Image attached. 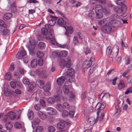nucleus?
Returning <instances> with one entry per match:
<instances>
[{"label":"nucleus","instance_id":"f257e3e1","mask_svg":"<svg viewBox=\"0 0 132 132\" xmlns=\"http://www.w3.org/2000/svg\"><path fill=\"white\" fill-rule=\"evenodd\" d=\"M45 28H43L41 31L42 34L46 36V38L47 39H50L52 37V34L54 33L53 30L50 28L48 25H45Z\"/></svg>","mask_w":132,"mask_h":132},{"label":"nucleus","instance_id":"f03ea898","mask_svg":"<svg viewBox=\"0 0 132 132\" xmlns=\"http://www.w3.org/2000/svg\"><path fill=\"white\" fill-rule=\"evenodd\" d=\"M112 19L109 22V24L110 25L112 28H116L120 26V23L117 20L119 16L117 14H113L110 16Z\"/></svg>","mask_w":132,"mask_h":132},{"label":"nucleus","instance_id":"7ed1b4c3","mask_svg":"<svg viewBox=\"0 0 132 132\" xmlns=\"http://www.w3.org/2000/svg\"><path fill=\"white\" fill-rule=\"evenodd\" d=\"M71 84L69 81L66 82L63 86V91L65 94H68L69 96L71 98H73L75 96L71 92H69V89L71 87Z\"/></svg>","mask_w":132,"mask_h":132},{"label":"nucleus","instance_id":"20e7f679","mask_svg":"<svg viewBox=\"0 0 132 132\" xmlns=\"http://www.w3.org/2000/svg\"><path fill=\"white\" fill-rule=\"evenodd\" d=\"M7 7L5 9V10L9 11L11 9V11L12 13H16L17 12V10L16 8V3L15 1H14L11 3H9Z\"/></svg>","mask_w":132,"mask_h":132},{"label":"nucleus","instance_id":"39448f33","mask_svg":"<svg viewBox=\"0 0 132 132\" xmlns=\"http://www.w3.org/2000/svg\"><path fill=\"white\" fill-rule=\"evenodd\" d=\"M127 8L126 5H123L120 9L118 6H116L114 9V11L117 13L120 14V16H122L125 13L126 11Z\"/></svg>","mask_w":132,"mask_h":132},{"label":"nucleus","instance_id":"423d86ee","mask_svg":"<svg viewBox=\"0 0 132 132\" xmlns=\"http://www.w3.org/2000/svg\"><path fill=\"white\" fill-rule=\"evenodd\" d=\"M101 11L103 12L105 14H107L109 12V11L108 10H106V8L103 9L102 6L100 5H97L95 8V11Z\"/></svg>","mask_w":132,"mask_h":132},{"label":"nucleus","instance_id":"0eeeda50","mask_svg":"<svg viewBox=\"0 0 132 132\" xmlns=\"http://www.w3.org/2000/svg\"><path fill=\"white\" fill-rule=\"evenodd\" d=\"M105 103L104 102H103L100 103H98L96 106L95 107V109L97 107V106L98 107V108H97V115L98 116L100 111L104 109L105 106Z\"/></svg>","mask_w":132,"mask_h":132},{"label":"nucleus","instance_id":"6e6552de","mask_svg":"<svg viewBox=\"0 0 132 132\" xmlns=\"http://www.w3.org/2000/svg\"><path fill=\"white\" fill-rule=\"evenodd\" d=\"M26 54V51L23 49L18 53L16 55V57L18 59H21L25 56Z\"/></svg>","mask_w":132,"mask_h":132},{"label":"nucleus","instance_id":"1a4fd4ad","mask_svg":"<svg viewBox=\"0 0 132 132\" xmlns=\"http://www.w3.org/2000/svg\"><path fill=\"white\" fill-rule=\"evenodd\" d=\"M112 27V26L109 23L108 25L102 27V31L105 33H108L111 31Z\"/></svg>","mask_w":132,"mask_h":132},{"label":"nucleus","instance_id":"9d476101","mask_svg":"<svg viewBox=\"0 0 132 132\" xmlns=\"http://www.w3.org/2000/svg\"><path fill=\"white\" fill-rule=\"evenodd\" d=\"M46 111L50 115H55L57 113V111L54 109L49 107L47 108Z\"/></svg>","mask_w":132,"mask_h":132},{"label":"nucleus","instance_id":"9b49d317","mask_svg":"<svg viewBox=\"0 0 132 132\" xmlns=\"http://www.w3.org/2000/svg\"><path fill=\"white\" fill-rule=\"evenodd\" d=\"M57 23L58 24L64 27L65 26V22L62 18H60L58 19V21L57 22Z\"/></svg>","mask_w":132,"mask_h":132},{"label":"nucleus","instance_id":"f8f14e48","mask_svg":"<svg viewBox=\"0 0 132 132\" xmlns=\"http://www.w3.org/2000/svg\"><path fill=\"white\" fill-rule=\"evenodd\" d=\"M75 73V72L74 70L72 68H70L68 69L67 73V75L72 77L74 75Z\"/></svg>","mask_w":132,"mask_h":132},{"label":"nucleus","instance_id":"ddd939ff","mask_svg":"<svg viewBox=\"0 0 132 132\" xmlns=\"http://www.w3.org/2000/svg\"><path fill=\"white\" fill-rule=\"evenodd\" d=\"M113 50H114L115 51H114L113 54H111L112 56L114 57H116L117 56L118 53L119 47L117 46H114L113 47Z\"/></svg>","mask_w":132,"mask_h":132},{"label":"nucleus","instance_id":"4468645a","mask_svg":"<svg viewBox=\"0 0 132 132\" xmlns=\"http://www.w3.org/2000/svg\"><path fill=\"white\" fill-rule=\"evenodd\" d=\"M65 79V78L64 76H62L57 79L56 80L57 82L59 85H61L64 82Z\"/></svg>","mask_w":132,"mask_h":132},{"label":"nucleus","instance_id":"2eb2a0df","mask_svg":"<svg viewBox=\"0 0 132 132\" xmlns=\"http://www.w3.org/2000/svg\"><path fill=\"white\" fill-rule=\"evenodd\" d=\"M37 85L40 88H43L44 86V81L40 80H38L36 81Z\"/></svg>","mask_w":132,"mask_h":132},{"label":"nucleus","instance_id":"dca6fc26","mask_svg":"<svg viewBox=\"0 0 132 132\" xmlns=\"http://www.w3.org/2000/svg\"><path fill=\"white\" fill-rule=\"evenodd\" d=\"M64 28L66 30V32L65 34V35H67V34L66 33L67 32L70 34H71L73 32V28L71 26H68L67 27L65 26Z\"/></svg>","mask_w":132,"mask_h":132},{"label":"nucleus","instance_id":"f3484780","mask_svg":"<svg viewBox=\"0 0 132 132\" xmlns=\"http://www.w3.org/2000/svg\"><path fill=\"white\" fill-rule=\"evenodd\" d=\"M63 106L65 108L68 110H72L73 109L75 108V107L73 106H70L67 102H64L63 103Z\"/></svg>","mask_w":132,"mask_h":132},{"label":"nucleus","instance_id":"a211bd4d","mask_svg":"<svg viewBox=\"0 0 132 132\" xmlns=\"http://www.w3.org/2000/svg\"><path fill=\"white\" fill-rule=\"evenodd\" d=\"M95 12L96 14L95 18L96 19H101L103 17V15L102 11L96 10Z\"/></svg>","mask_w":132,"mask_h":132},{"label":"nucleus","instance_id":"6ab92c4d","mask_svg":"<svg viewBox=\"0 0 132 132\" xmlns=\"http://www.w3.org/2000/svg\"><path fill=\"white\" fill-rule=\"evenodd\" d=\"M13 16V14L11 13H7L5 14L4 17L3 19L4 20H7L10 19Z\"/></svg>","mask_w":132,"mask_h":132},{"label":"nucleus","instance_id":"aec40b11","mask_svg":"<svg viewBox=\"0 0 132 132\" xmlns=\"http://www.w3.org/2000/svg\"><path fill=\"white\" fill-rule=\"evenodd\" d=\"M125 87V85L123 81L122 80L120 81L118 86V88L119 90H120L124 88Z\"/></svg>","mask_w":132,"mask_h":132},{"label":"nucleus","instance_id":"412c9836","mask_svg":"<svg viewBox=\"0 0 132 132\" xmlns=\"http://www.w3.org/2000/svg\"><path fill=\"white\" fill-rule=\"evenodd\" d=\"M38 114L41 119L44 120L46 118V116L45 114L41 111H38Z\"/></svg>","mask_w":132,"mask_h":132},{"label":"nucleus","instance_id":"4be33fe9","mask_svg":"<svg viewBox=\"0 0 132 132\" xmlns=\"http://www.w3.org/2000/svg\"><path fill=\"white\" fill-rule=\"evenodd\" d=\"M8 115L11 120H13L15 118L16 114L12 111H10L8 113Z\"/></svg>","mask_w":132,"mask_h":132},{"label":"nucleus","instance_id":"5701e85b","mask_svg":"<svg viewBox=\"0 0 132 132\" xmlns=\"http://www.w3.org/2000/svg\"><path fill=\"white\" fill-rule=\"evenodd\" d=\"M13 126V125L10 122H7L5 124L6 128L7 130H9V132H10V130L12 128Z\"/></svg>","mask_w":132,"mask_h":132},{"label":"nucleus","instance_id":"b1692460","mask_svg":"<svg viewBox=\"0 0 132 132\" xmlns=\"http://www.w3.org/2000/svg\"><path fill=\"white\" fill-rule=\"evenodd\" d=\"M28 116L29 119H32L34 117L33 112L31 110H29L28 111Z\"/></svg>","mask_w":132,"mask_h":132},{"label":"nucleus","instance_id":"393cba45","mask_svg":"<svg viewBox=\"0 0 132 132\" xmlns=\"http://www.w3.org/2000/svg\"><path fill=\"white\" fill-rule=\"evenodd\" d=\"M35 48V46H31V45L29 46V52L30 54L32 55H34L35 54L34 52V49Z\"/></svg>","mask_w":132,"mask_h":132},{"label":"nucleus","instance_id":"a878e982","mask_svg":"<svg viewBox=\"0 0 132 132\" xmlns=\"http://www.w3.org/2000/svg\"><path fill=\"white\" fill-rule=\"evenodd\" d=\"M4 29L1 28V33L3 35H6L7 34L8 30L6 28V27L5 28H4Z\"/></svg>","mask_w":132,"mask_h":132},{"label":"nucleus","instance_id":"bb28decb","mask_svg":"<svg viewBox=\"0 0 132 132\" xmlns=\"http://www.w3.org/2000/svg\"><path fill=\"white\" fill-rule=\"evenodd\" d=\"M28 85V88L30 90H32L36 86L35 83L34 82L30 83Z\"/></svg>","mask_w":132,"mask_h":132},{"label":"nucleus","instance_id":"cd10ccee","mask_svg":"<svg viewBox=\"0 0 132 132\" xmlns=\"http://www.w3.org/2000/svg\"><path fill=\"white\" fill-rule=\"evenodd\" d=\"M93 58V57H91L90 59L88 61H86L85 62V64H86L85 67L87 68H89L92 64V62L91 61L92 59Z\"/></svg>","mask_w":132,"mask_h":132},{"label":"nucleus","instance_id":"c85d7f7f","mask_svg":"<svg viewBox=\"0 0 132 132\" xmlns=\"http://www.w3.org/2000/svg\"><path fill=\"white\" fill-rule=\"evenodd\" d=\"M37 60L35 59L32 60L31 62V65L33 68L36 67L37 65Z\"/></svg>","mask_w":132,"mask_h":132},{"label":"nucleus","instance_id":"c756f323","mask_svg":"<svg viewBox=\"0 0 132 132\" xmlns=\"http://www.w3.org/2000/svg\"><path fill=\"white\" fill-rule=\"evenodd\" d=\"M116 4L118 5L121 6L125 5H124V0H117L116 2Z\"/></svg>","mask_w":132,"mask_h":132},{"label":"nucleus","instance_id":"7c9ffc66","mask_svg":"<svg viewBox=\"0 0 132 132\" xmlns=\"http://www.w3.org/2000/svg\"><path fill=\"white\" fill-rule=\"evenodd\" d=\"M22 125L21 123L18 122H15L14 125V127L17 129H19L21 128L22 127Z\"/></svg>","mask_w":132,"mask_h":132},{"label":"nucleus","instance_id":"2f4dec72","mask_svg":"<svg viewBox=\"0 0 132 132\" xmlns=\"http://www.w3.org/2000/svg\"><path fill=\"white\" fill-rule=\"evenodd\" d=\"M71 64V61L70 59H68L67 61L65 60V66L67 68L70 67Z\"/></svg>","mask_w":132,"mask_h":132},{"label":"nucleus","instance_id":"473e14b6","mask_svg":"<svg viewBox=\"0 0 132 132\" xmlns=\"http://www.w3.org/2000/svg\"><path fill=\"white\" fill-rule=\"evenodd\" d=\"M38 48L40 49H43L45 47V43L43 42L39 43L37 45Z\"/></svg>","mask_w":132,"mask_h":132},{"label":"nucleus","instance_id":"72a5a7b5","mask_svg":"<svg viewBox=\"0 0 132 132\" xmlns=\"http://www.w3.org/2000/svg\"><path fill=\"white\" fill-rule=\"evenodd\" d=\"M56 108L60 111L62 112L64 110V108L62 105L59 103H58L57 105Z\"/></svg>","mask_w":132,"mask_h":132},{"label":"nucleus","instance_id":"f704fd0d","mask_svg":"<svg viewBox=\"0 0 132 132\" xmlns=\"http://www.w3.org/2000/svg\"><path fill=\"white\" fill-rule=\"evenodd\" d=\"M112 52V48L110 46H108L106 49V53H108L109 55H111Z\"/></svg>","mask_w":132,"mask_h":132},{"label":"nucleus","instance_id":"c9c22d12","mask_svg":"<svg viewBox=\"0 0 132 132\" xmlns=\"http://www.w3.org/2000/svg\"><path fill=\"white\" fill-rule=\"evenodd\" d=\"M65 126V124L63 122H60L57 124V127L58 128L60 129L63 128Z\"/></svg>","mask_w":132,"mask_h":132},{"label":"nucleus","instance_id":"e433bc0d","mask_svg":"<svg viewBox=\"0 0 132 132\" xmlns=\"http://www.w3.org/2000/svg\"><path fill=\"white\" fill-rule=\"evenodd\" d=\"M60 53V56H62L63 57H64L66 56L68 54L67 51H61Z\"/></svg>","mask_w":132,"mask_h":132},{"label":"nucleus","instance_id":"4c0bfd02","mask_svg":"<svg viewBox=\"0 0 132 132\" xmlns=\"http://www.w3.org/2000/svg\"><path fill=\"white\" fill-rule=\"evenodd\" d=\"M4 93L5 95L6 96H10L11 94V92L7 89L6 88H4Z\"/></svg>","mask_w":132,"mask_h":132},{"label":"nucleus","instance_id":"58836bf2","mask_svg":"<svg viewBox=\"0 0 132 132\" xmlns=\"http://www.w3.org/2000/svg\"><path fill=\"white\" fill-rule=\"evenodd\" d=\"M109 96H110L109 94L108 93H105L104 91H103L101 94L98 95V97L100 98V99L101 100L103 98L105 94Z\"/></svg>","mask_w":132,"mask_h":132},{"label":"nucleus","instance_id":"ea45409f","mask_svg":"<svg viewBox=\"0 0 132 132\" xmlns=\"http://www.w3.org/2000/svg\"><path fill=\"white\" fill-rule=\"evenodd\" d=\"M40 122L39 119L38 118H35L32 122V124L35 125H38Z\"/></svg>","mask_w":132,"mask_h":132},{"label":"nucleus","instance_id":"a19ab883","mask_svg":"<svg viewBox=\"0 0 132 132\" xmlns=\"http://www.w3.org/2000/svg\"><path fill=\"white\" fill-rule=\"evenodd\" d=\"M36 55L38 57L41 58L44 56V54L42 52L38 51L37 52Z\"/></svg>","mask_w":132,"mask_h":132},{"label":"nucleus","instance_id":"79ce46f5","mask_svg":"<svg viewBox=\"0 0 132 132\" xmlns=\"http://www.w3.org/2000/svg\"><path fill=\"white\" fill-rule=\"evenodd\" d=\"M75 110V108L73 109H72V110H69L70 112L69 113V116L70 117H73L74 114L75 113L74 111Z\"/></svg>","mask_w":132,"mask_h":132},{"label":"nucleus","instance_id":"37998d69","mask_svg":"<svg viewBox=\"0 0 132 132\" xmlns=\"http://www.w3.org/2000/svg\"><path fill=\"white\" fill-rule=\"evenodd\" d=\"M62 117H65L69 115V113L66 110H63L62 113Z\"/></svg>","mask_w":132,"mask_h":132},{"label":"nucleus","instance_id":"c03bdc74","mask_svg":"<svg viewBox=\"0 0 132 132\" xmlns=\"http://www.w3.org/2000/svg\"><path fill=\"white\" fill-rule=\"evenodd\" d=\"M47 101L48 103L53 104L55 103V100L54 98L50 97L47 100Z\"/></svg>","mask_w":132,"mask_h":132},{"label":"nucleus","instance_id":"a18cd8bd","mask_svg":"<svg viewBox=\"0 0 132 132\" xmlns=\"http://www.w3.org/2000/svg\"><path fill=\"white\" fill-rule=\"evenodd\" d=\"M51 85L49 82H47L45 86V88L44 89L49 90L51 89Z\"/></svg>","mask_w":132,"mask_h":132},{"label":"nucleus","instance_id":"49530a36","mask_svg":"<svg viewBox=\"0 0 132 132\" xmlns=\"http://www.w3.org/2000/svg\"><path fill=\"white\" fill-rule=\"evenodd\" d=\"M65 60L63 59H61L60 61V65L62 68H64L65 66Z\"/></svg>","mask_w":132,"mask_h":132},{"label":"nucleus","instance_id":"de8ad7c7","mask_svg":"<svg viewBox=\"0 0 132 132\" xmlns=\"http://www.w3.org/2000/svg\"><path fill=\"white\" fill-rule=\"evenodd\" d=\"M5 78L6 80H11V78L10 73L9 72L7 73L5 75Z\"/></svg>","mask_w":132,"mask_h":132},{"label":"nucleus","instance_id":"09e8293b","mask_svg":"<svg viewBox=\"0 0 132 132\" xmlns=\"http://www.w3.org/2000/svg\"><path fill=\"white\" fill-rule=\"evenodd\" d=\"M29 43L30 44L31 46H34L35 45V41L33 38H31L29 40Z\"/></svg>","mask_w":132,"mask_h":132},{"label":"nucleus","instance_id":"8fccbe9b","mask_svg":"<svg viewBox=\"0 0 132 132\" xmlns=\"http://www.w3.org/2000/svg\"><path fill=\"white\" fill-rule=\"evenodd\" d=\"M88 15L90 19H94V13L93 11H91L89 13Z\"/></svg>","mask_w":132,"mask_h":132},{"label":"nucleus","instance_id":"3c124183","mask_svg":"<svg viewBox=\"0 0 132 132\" xmlns=\"http://www.w3.org/2000/svg\"><path fill=\"white\" fill-rule=\"evenodd\" d=\"M55 20H51L48 21V24L50 26H53L55 24Z\"/></svg>","mask_w":132,"mask_h":132},{"label":"nucleus","instance_id":"603ef678","mask_svg":"<svg viewBox=\"0 0 132 132\" xmlns=\"http://www.w3.org/2000/svg\"><path fill=\"white\" fill-rule=\"evenodd\" d=\"M81 3L80 2H78L75 1L74 3H72V6H76L77 7L80 5Z\"/></svg>","mask_w":132,"mask_h":132},{"label":"nucleus","instance_id":"864d4df0","mask_svg":"<svg viewBox=\"0 0 132 132\" xmlns=\"http://www.w3.org/2000/svg\"><path fill=\"white\" fill-rule=\"evenodd\" d=\"M48 129L49 132H54L55 131V128L52 126H49Z\"/></svg>","mask_w":132,"mask_h":132},{"label":"nucleus","instance_id":"5fc2aeb1","mask_svg":"<svg viewBox=\"0 0 132 132\" xmlns=\"http://www.w3.org/2000/svg\"><path fill=\"white\" fill-rule=\"evenodd\" d=\"M129 93H132V87H130L128 88L125 93V94H128Z\"/></svg>","mask_w":132,"mask_h":132},{"label":"nucleus","instance_id":"6e6d98bb","mask_svg":"<svg viewBox=\"0 0 132 132\" xmlns=\"http://www.w3.org/2000/svg\"><path fill=\"white\" fill-rule=\"evenodd\" d=\"M73 43L75 45H78V38L77 37L75 36L73 39Z\"/></svg>","mask_w":132,"mask_h":132},{"label":"nucleus","instance_id":"4d7b16f0","mask_svg":"<svg viewBox=\"0 0 132 132\" xmlns=\"http://www.w3.org/2000/svg\"><path fill=\"white\" fill-rule=\"evenodd\" d=\"M43 130V128L42 126H37L36 129V132H42Z\"/></svg>","mask_w":132,"mask_h":132},{"label":"nucleus","instance_id":"13d9d810","mask_svg":"<svg viewBox=\"0 0 132 132\" xmlns=\"http://www.w3.org/2000/svg\"><path fill=\"white\" fill-rule=\"evenodd\" d=\"M41 77L44 78H46L47 76V74L46 72L44 70H42V72L41 74Z\"/></svg>","mask_w":132,"mask_h":132},{"label":"nucleus","instance_id":"bf43d9fd","mask_svg":"<svg viewBox=\"0 0 132 132\" xmlns=\"http://www.w3.org/2000/svg\"><path fill=\"white\" fill-rule=\"evenodd\" d=\"M23 82L24 84L27 85H28L30 83L28 79L26 78H23Z\"/></svg>","mask_w":132,"mask_h":132},{"label":"nucleus","instance_id":"052dcab7","mask_svg":"<svg viewBox=\"0 0 132 132\" xmlns=\"http://www.w3.org/2000/svg\"><path fill=\"white\" fill-rule=\"evenodd\" d=\"M39 102L41 105L43 107H44L46 106L45 101L43 99H41L39 100Z\"/></svg>","mask_w":132,"mask_h":132},{"label":"nucleus","instance_id":"680f3d73","mask_svg":"<svg viewBox=\"0 0 132 132\" xmlns=\"http://www.w3.org/2000/svg\"><path fill=\"white\" fill-rule=\"evenodd\" d=\"M52 55L55 57H59L60 56V53L59 52H54L53 53Z\"/></svg>","mask_w":132,"mask_h":132},{"label":"nucleus","instance_id":"e2e57ef3","mask_svg":"<svg viewBox=\"0 0 132 132\" xmlns=\"http://www.w3.org/2000/svg\"><path fill=\"white\" fill-rule=\"evenodd\" d=\"M0 25L3 28H5L7 26L4 23V22L2 20H0Z\"/></svg>","mask_w":132,"mask_h":132},{"label":"nucleus","instance_id":"0e129e2a","mask_svg":"<svg viewBox=\"0 0 132 132\" xmlns=\"http://www.w3.org/2000/svg\"><path fill=\"white\" fill-rule=\"evenodd\" d=\"M53 36L52 35V37L51 38L49 39L50 40V42L52 44L54 45L55 44L56 42L55 39L53 38Z\"/></svg>","mask_w":132,"mask_h":132},{"label":"nucleus","instance_id":"69168bd1","mask_svg":"<svg viewBox=\"0 0 132 132\" xmlns=\"http://www.w3.org/2000/svg\"><path fill=\"white\" fill-rule=\"evenodd\" d=\"M42 70H40L39 69H37L36 71V73L39 77H41L42 75Z\"/></svg>","mask_w":132,"mask_h":132},{"label":"nucleus","instance_id":"338daca9","mask_svg":"<svg viewBox=\"0 0 132 132\" xmlns=\"http://www.w3.org/2000/svg\"><path fill=\"white\" fill-rule=\"evenodd\" d=\"M56 93L57 94L60 95H61L62 93V90L60 87H58L56 89Z\"/></svg>","mask_w":132,"mask_h":132},{"label":"nucleus","instance_id":"774afa93","mask_svg":"<svg viewBox=\"0 0 132 132\" xmlns=\"http://www.w3.org/2000/svg\"><path fill=\"white\" fill-rule=\"evenodd\" d=\"M44 94L46 96L49 95L50 94L49 91V90L44 89Z\"/></svg>","mask_w":132,"mask_h":132}]
</instances>
